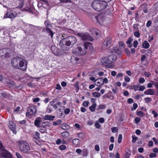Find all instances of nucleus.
I'll list each match as a JSON object with an SVG mask.
<instances>
[{
  "label": "nucleus",
  "instance_id": "f3484780",
  "mask_svg": "<svg viewBox=\"0 0 158 158\" xmlns=\"http://www.w3.org/2000/svg\"><path fill=\"white\" fill-rule=\"evenodd\" d=\"M42 118L39 117L36 118L34 124L35 125L38 127H40V123L42 122Z\"/></svg>",
  "mask_w": 158,
  "mask_h": 158
},
{
  "label": "nucleus",
  "instance_id": "7c9ffc66",
  "mask_svg": "<svg viewBox=\"0 0 158 158\" xmlns=\"http://www.w3.org/2000/svg\"><path fill=\"white\" fill-rule=\"evenodd\" d=\"M61 122L62 121L61 120H58L56 122H54L53 123V125L56 126L59 125Z\"/></svg>",
  "mask_w": 158,
  "mask_h": 158
},
{
  "label": "nucleus",
  "instance_id": "1a4fd4ad",
  "mask_svg": "<svg viewBox=\"0 0 158 158\" xmlns=\"http://www.w3.org/2000/svg\"><path fill=\"white\" fill-rule=\"evenodd\" d=\"M36 111L37 108L36 106H30L28 107L26 115H33L36 114Z\"/></svg>",
  "mask_w": 158,
  "mask_h": 158
},
{
  "label": "nucleus",
  "instance_id": "0e129e2a",
  "mask_svg": "<svg viewBox=\"0 0 158 158\" xmlns=\"http://www.w3.org/2000/svg\"><path fill=\"white\" fill-rule=\"evenodd\" d=\"M76 152L78 154H80L82 152V151L80 149L77 148L76 149Z\"/></svg>",
  "mask_w": 158,
  "mask_h": 158
},
{
  "label": "nucleus",
  "instance_id": "a878e982",
  "mask_svg": "<svg viewBox=\"0 0 158 158\" xmlns=\"http://www.w3.org/2000/svg\"><path fill=\"white\" fill-rule=\"evenodd\" d=\"M52 106L51 105L49 104L46 108V112L48 113H51L52 112Z\"/></svg>",
  "mask_w": 158,
  "mask_h": 158
},
{
  "label": "nucleus",
  "instance_id": "7ed1b4c3",
  "mask_svg": "<svg viewBox=\"0 0 158 158\" xmlns=\"http://www.w3.org/2000/svg\"><path fill=\"white\" fill-rule=\"evenodd\" d=\"M93 49L92 44L89 42H86L84 44H81L75 50L74 52L76 55H84L86 54L87 49L91 50Z\"/></svg>",
  "mask_w": 158,
  "mask_h": 158
},
{
  "label": "nucleus",
  "instance_id": "0eeeda50",
  "mask_svg": "<svg viewBox=\"0 0 158 158\" xmlns=\"http://www.w3.org/2000/svg\"><path fill=\"white\" fill-rule=\"evenodd\" d=\"M106 20L105 15L102 14H100L93 19L94 21H97V22L100 24H102Z\"/></svg>",
  "mask_w": 158,
  "mask_h": 158
},
{
  "label": "nucleus",
  "instance_id": "423d86ee",
  "mask_svg": "<svg viewBox=\"0 0 158 158\" xmlns=\"http://www.w3.org/2000/svg\"><path fill=\"white\" fill-rule=\"evenodd\" d=\"M116 58L117 57L115 55L112 54L103 58L101 60V63L102 64H104L105 63L110 64L115 60Z\"/></svg>",
  "mask_w": 158,
  "mask_h": 158
},
{
  "label": "nucleus",
  "instance_id": "603ef678",
  "mask_svg": "<svg viewBox=\"0 0 158 158\" xmlns=\"http://www.w3.org/2000/svg\"><path fill=\"white\" fill-rule=\"evenodd\" d=\"M146 58V56L144 55H143L141 56V57L140 58V60H141V61L143 62L145 60Z\"/></svg>",
  "mask_w": 158,
  "mask_h": 158
},
{
  "label": "nucleus",
  "instance_id": "09e8293b",
  "mask_svg": "<svg viewBox=\"0 0 158 158\" xmlns=\"http://www.w3.org/2000/svg\"><path fill=\"white\" fill-rule=\"evenodd\" d=\"M89 102L88 101H85L83 103V105L85 107H87L88 106Z\"/></svg>",
  "mask_w": 158,
  "mask_h": 158
},
{
  "label": "nucleus",
  "instance_id": "ddd939ff",
  "mask_svg": "<svg viewBox=\"0 0 158 158\" xmlns=\"http://www.w3.org/2000/svg\"><path fill=\"white\" fill-rule=\"evenodd\" d=\"M9 127L10 129L14 133L16 134V125L13 121H9Z\"/></svg>",
  "mask_w": 158,
  "mask_h": 158
},
{
  "label": "nucleus",
  "instance_id": "b1692460",
  "mask_svg": "<svg viewBox=\"0 0 158 158\" xmlns=\"http://www.w3.org/2000/svg\"><path fill=\"white\" fill-rule=\"evenodd\" d=\"M61 128L64 130H66L69 129L70 126L68 124L65 123H64L62 124Z\"/></svg>",
  "mask_w": 158,
  "mask_h": 158
},
{
  "label": "nucleus",
  "instance_id": "de8ad7c7",
  "mask_svg": "<svg viewBox=\"0 0 158 158\" xmlns=\"http://www.w3.org/2000/svg\"><path fill=\"white\" fill-rule=\"evenodd\" d=\"M139 81L140 83H143L145 81V80L143 78H140Z\"/></svg>",
  "mask_w": 158,
  "mask_h": 158
},
{
  "label": "nucleus",
  "instance_id": "a18cd8bd",
  "mask_svg": "<svg viewBox=\"0 0 158 158\" xmlns=\"http://www.w3.org/2000/svg\"><path fill=\"white\" fill-rule=\"evenodd\" d=\"M111 130L112 132L113 133H115L118 131V129L116 127H112Z\"/></svg>",
  "mask_w": 158,
  "mask_h": 158
},
{
  "label": "nucleus",
  "instance_id": "6ab92c4d",
  "mask_svg": "<svg viewBox=\"0 0 158 158\" xmlns=\"http://www.w3.org/2000/svg\"><path fill=\"white\" fill-rule=\"evenodd\" d=\"M154 90L153 89H148L145 90L144 93L146 95H153L154 94Z\"/></svg>",
  "mask_w": 158,
  "mask_h": 158
},
{
  "label": "nucleus",
  "instance_id": "c85d7f7f",
  "mask_svg": "<svg viewBox=\"0 0 158 158\" xmlns=\"http://www.w3.org/2000/svg\"><path fill=\"white\" fill-rule=\"evenodd\" d=\"M137 115L141 117H143L145 116V114L142 111H140L137 113Z\"/></svg>",
  "mask_w": 158,
  "mask_h": 158
},
{
  "label": "nucleus",
  "instance_id": "72a5a7b5",
  "mask_svg": "<svg viewBox=\"0 0 158 158\" xmlns=\"http://www.w3.org/2000/svg\"><path fill=\"white\" fill-rule=\"evenodd\" d=\"M105 107V106L104 105H100L98 106L97 109V110H99L100 109L104 108Z\"/></svg>",
  "mask_w": 158,
  "mask_h": 158
},
{
  "label": "nucleus",
  "instance_id": "6e6d98bb",
  "mask_svg": "<svg viewBox=\"0 0 158 158\" xmlns=\"http://www.w3.org/2000/svg\"><path fill=\"white\" fill-rule=\"evenodd\" d=\"M98 121L101 123H103L105 121L104 119L103 118H100L98 119Z\"/></svg>",
  "mask_w": 158,
  "mask_h": 158
},
{
  "label": "nucleus",
  "instance_id": "5fc2aeb1",
  "mask_svg": "<svg viewBox=\"0 0 158 158\" xmlns=\"http://www.w3.org/2000/svg\"><path fill=\"white\" fill-rule=\"evenodd\" d=\"M138 44V42L137 40H135L134 41L133 45V47L134 48H136L137 47V46Z\"/></svg>",
  "mask_w": 158,
  "mask_h": 158
},
{
  "label": "nucleus",
  "instance_id": "58836bf2",
  "mask_svg": "<svg viewBox=\"0 0 158 158\" xmlns=\"http://www.w3.org/2000/svg\"><path fill=\"white\" fill-rule=\"evenodd\" d=\"M133 40V39H132L131 38H129L128 40L126 42L127 44L128 45L131 44Z\"/></svg>",
  "mask_w": 158,
  "mask_h": 158
},
{
  "label": "nucleus",
  "instance_id": "393cba45",
  "mask_svg": "<svg viewBox=\"0 0 158 158\" xmlns=\"http://www.w3.org/2000/svg\"><path fill=\"white\" fill-rule=\"evenodd\" d=\"M62 136L64 138H68L69 135V133L67 131H65L61 133Z\"/></svg>",
  "mask_w": 158,
  "mask_h": 158
},
{
  "label": "nucleus",
  "instance_id": "39448f33",
  "mask_svg": "<svg viewBox=\"0 0 158 158\" xmlns=\"http://www.w3.org/2000/svg\"><path fill=\"white\" fill-rule=\"evenodd\" d=\"M21 151L27 152L30 150L29 144L25 141L22 140L18 142Z\"/></svg>",
  "mask_w": 158,
  "mask_h": 158
},
{
  "label": "nucleus",
  "instance_id": "dca6fc26",
  "mask_svg": "<svg viewBox=\"0 0 158 158\" xmlns=\"http://www.w3.org/2000/svg\"><path fill=\"white\" fill-rule=\"evenodd\" d=\"M113 52L117 54L119 57H120L122 54V52L121 49L118 47H114Z\"/></svg>",
  "mask_w": 158,
  "mask_h": 158
},
{
  "label": "nucleus",
  "instance_id": "79ce46f5",
  "mask_svg": "<svg viewBox=\"0 0 158 158\" xmlns=\"http://www.w3.org/2000/svg\"><path fill=\"white\" fill-rule=\"evenodd\" d=\"M145 102L147 103H148L152 101V98H144Z\"/></svg>",
  "mask_w": 158,
  "mask_h": 158
},
{
  "label": "nucleus",
  "instance_id": "473e14b6",
  "mask_svg": "<svg viewBox=\"0 0 158 158\" xmlns=\"http://www.w3.org/2000/svg\"><path fill=\"white\" fill-rule=\"evenodd\" d=\"M78 137L82 139H83L85 138L84 135L82 133H79L78 134Z\"/></svg>",
  "mask_w": 158,
  "mask_h": 158
},
{
  "label": "nucleus",
  "instance_id": "69168bd1",
  "mask_svg": "<svg viewBox=\"0 0 158 158\" xmlns=\"http://www.w3.org/2000/svg\"><path fill=\"white\" fill-rule=\"evenodd\" d=\"M144 75L145 77H150L151 75V74L150 73L147 72H144Z\"/></svg>",
  "mask_w": 158,
  "mask_h": 158
},
{
  "label": "nucleus",
  "instance_id": "412c9836",
  "mask_svg": "<svg viewBox=\"0 0 158 158\" xmlns=\"http://www.w3.org/2000/svg\"><path fill=\"white\" fill-rule=\"evenodd\" d=\"M55 118V116H52L51 115H46L45 116L44 118L46 120H53Z\"/></svg>",
  "mask_w": 158,
  "mask_h": 158
},
{
  "label": "nucleus",
  "instance_id": "e2e57ef3",
  "mask_svg": "<svg viewBox=\"0 0 158 158\" xmlns=\"http://www.w3.org/2000/svg\"><path fill=\"white\" fill-rule=\"evenodd\" d=\"M70 111V110L69 108H66L65 109L64 112L66 114H68L69 113Z\"/></svg>",
  "mask_w": 158,
  "mask_h": 158
},
{
  "label": "nucleus",
  "instance_id": "f704fd0d",
  "mask_svg": "<svg viewBox=\"0 0 158 158\" xmlns=\"http://www.w3.org/2000/svg\"><path fill=\"white\" fill-rule=\"evenodd\" d=\"M44 24L46 28H49L51 26V24L49 23V22L48 21H45L44 22Z\"/></svg>",
  "mask_w": 158,
  "mask_h": 158
},
{
  "label": "nucleus",
  "instance_id": "680f3d73",
  "mask_svg": "<svg viewBox=\"0 0 158 158\" xmlns=\"http://www.w3.org/2000/svg\"><path fill=\"white\" fill-rule=\"evenodd\" d=\"M108 80L106 78H105L103 79V85L104 83L106 84L108 83Z\"/></svg>",
  "mask_w": 158,
  "mask_h": 158
},
{
  "label": "nucleus",
  "instance_id": "9b49d317",
  "mask_svg": "<svg viewBox=\"0 0 158 158\" xmlns=\"http://www.w3.org/2000/svg\"><path fill=\"white\" fill-rule=\"evenodd\" d=\"M0 150L3 151L2 153L3 157H6L8 156L10 158L11 157V154L7 150H4V147L1 143H0Z\"/></svg>",
  "mask_w": 158,
  "mask_h": 158
},
{
  "label": "nucleus",
  "instance_id": "c756f323",
  "mask_svg": "<svg viewBox=\"0 0 158 158\" xmlns=\"http://www.w3.org/2000/svg\"><path fill=\"white\" fill-rule=\"evenodd\" d=\"M92 94L95 98H99L101 96V94L98 92H95L93 93Z\"/></svg>",
  "mask_w": 158,
  "mask_h": 158
},
{
  "label": "nucleus",
  "instance_id": "4be33fe9",
  "mask_svg": "<svg viewBox=\"0 0 158 158\" xmlns=\"http://www.w3.org/2000/svg\"><path fill=\"white\" fill-rule=\"evenodd\" d=\"M142 46L143 48L145 49H148L150 47V44L146 40H145L144 41Z\"/></svg>",
  "mask_w": 158,
  "mask_h": 158
},
{
  "label": "nucleus",
  "instance_id": "4d7b16f0",
  "mask_svg": "<svg viewBox=\"0 0 158 158\" xmlns=\"http://www.w3.org/2000/svg\"><path fill=\"white\" fill-rule=\"evenodd\" d=\"M1 94L4 98H7L8 96V94L5 92L1 93Z\"/></svg>",
  "mask_w": 158,
  "mask_h": 158
},
{
  "label": "nucleus",
  "instance_id": "ea45409f",
  "mask_svg": "<svg viewBox=\"0 0 158 158\" xmlns=\"http://www.w3.org/2000/svg\"><path fill=\"white\" fill-rule=\"evenodd\" d=\"M152 113L154 115V117L155 118H156L158 116V114L155 110H152Z\"/></svg>",
  "mask_w": 158,
  "mask_h": 158
},
{
  "label": "nucleus",
  "instance_id": "052dcab7",
  "mask_svg": "<svg viewBox=\"0 0 158 158\" xmlns=\"http://www.w3.org/2000/svg\"><path fill=\"white\" fill-rule=\"evenodd\" d=\"M152 24L151 21L150 20H148V21L146 24V26L147 27H149L151 26Z\"/></svg>",
  "mask_w": 158,
  "mask_h": 158
},
{
  "label": "nucleus",
  "instance_id": "37998d69",
  "mask_svg": "<svg viewBox=\"0 0 158 158\" xmlns=\"http://www.w3.org/2000/svg\"><path fill=\"white\" fill-rule=\"evenodd\" d=\"M95 126L96 128H100V124L98 123L97 121L95 122Z\"/></svg>",
  "mask_w": 158,
  "mask_h": 158
},
{
  "label": "nucleus",
  "instance_id": "2eb2a0df",
  "mask_svg": "<svg viewBox=\"0 0 158 158\" xmlns=\"http://www.w3.org/2000/svg\"><path fill=\"white\" fill-rule=\"evenodd\" d=\"M95 84L97 86H100L103 85V79L102 78H98L96 79L94 81Z\"/></svg>",
  "mask_w": 158,
  "mask_h": 158
},
{
  "label": "nucleus",
  "instance_id": "aec40b11",
  "mask_svg": "<svg viewBox=\"0 0 158 158\" xmlns=\"http://www.w3.org/2000/svg\"><path fill=\"white\" fill-rule=\"evenodd\" d=\"M90 31L93 35L95 34L96 35H98L100 33V31L98 29L95 28L91 29Z\"/></svg>",
  "mask_w": 158,
  "mask_h": 158
},
{
  "label": "nucleus",
  "instance_id": "774afa93",
  "mask_svg": "<svg viewBox=\"0 0 158 158\" xmlns=\"http://www.w3.org/2000/svg\"><path fill=\"white\" fill-rule=\"evenodd\" d=\"M124 80L125 81L129 82L130 81V78L127 76H126L124 77Z\"/></svg>",
  "mask_w": 158,
  "mask_h": 158
},
{
  "label": "nucleus",
  "instance_id": "4c0bfd02",
  "mask_svg": "<svg viewBox=\"0 0 158 158\" xmlns=\"http://www.w3.org/2000/svg\"><path fill=\"white\" fill-rule=\"evenodd\" d=\"M150 82H152V84L154 85L156 88L158 89V83L153 81H151Z\"/></svg>",
  "mask_w": 158,
  "mask_h": 158
},
{
  "label": "nucleus",
  "instance_id": "f257e3e1",
  "mask_svg": "<svg viewBox=\"0 0 158 158\" xmlns=\"http://www.w3.org/2000/svg\"><path fill=\"white\" fill-rule=\"evenodd\" d=\"M77 41L76 38L74 36H69L64 38V36L62 35L59 45L61 47L62 50H65V48L63 47L64 46H65V44L68 46H72L77 43Z\"/></svg>",
  "mask_w": 158,
  "mask_h": 158
},
{
  "label": "nucleus",
  "instance_id": "49530a36",
  "mask_svg": "<svg viewBox=\"0 0 158 158\" xmlns=\"http://www.w3.org/2000/svg\"><path fill=\"white\" fill-rule=\"evenodd\" d=\"M156 156V155L154 153H151L149 155V156L150 158L155 157Z\"/></svg>",
  "mask_w": 158,
  "mask_h": 158
},
{
  "label": "nucleus",
  "instance_id": "864d4df0",
  "mask_svg": "<svg viewBox=\"0 0 158 158\" xmlns=\"http://www.w3.org/2000/svg\"><path fill=\"white\" fill-rule=\"evenodd\" d=\"M66 147L65 145H62L60 146L59 149L61 150H64L66 149Z\"/></svg>",
  "mask_w": 158,
  "mask_h": 158
},
{
  "label": "nucleus",
  "instance_id": "5701e85b",
  "mask_svg": "<svg viewBox=\"0 0 158 158\" xmlns=\"http://www.w3.org/2000/svg\"><path fill=\"white\" fill-rule=\"evenodd\" d=\"M97 105L96 103H93L92 106H90L89 107V110L91 112H94L95 110Z\"/></svg>",
  "mask_w": 158,
  "mask_h": 158
},
{
  "label": "nucleus",
  "instance_id": "f8f14e48",
  "mask_svg": "<svg viewBox=\"0 0 158 158\" xmlns=\"http://www.w3.org/2000/svg\"><path fill=\"white\" fill-rule=\"evenodd\" d=\"M10 51V49L9 48H4L0 50V56H7L9 53Z\"/></svg>",
  "mask_w": 158,
  "mask_h": 158
},
{
  "label": "nucleus",
  "instance_id": "bf43d9fd",
  "mask_svg": "<svg viewBox=\"0 0 158 158\" xmlns=\"http://www.w3.org/2000/svg\"><path fill=\"white\" fill-rule=\"evenodd\" d=\"M40 100V99L38 98H33V101L34 102H38Z\"/></svg>",
  "mask_w": 158,
  "mask_h": 158
},
{
  "label": "nucleus",
  "instance_id": "20e7f679",
  "mask_svg": "<svg viewBox=\"0 0 158 158\" xmlns=\"http://www.w3.org/2000/svg\"><path fill=\"white\" fill-rule=\"evenodd\" d=\"M108 5L106 2L100 0H95L92 2V6L94 10L100 11L105 9Z\"/></svg>",
  "mask_w": 158,
  "mask_h": 158
},
{
  "label": "nucleus",
  "instance_id": "c03bdc74",
  "mask_svg": "<svg viewBox=\"0 0 158 158\" xmlns=\"http://www.w3.org/2000/svg\"><path fill=\"white\" fill-rule=\"evenodd\" d=\"M42 127H43L42 126H40V127H39V131L42 133H44L45 132V130L44 128L43 129L42 128Z\"/></svg>",
  "mask_w": 158,
  "mask_h": 158
},
{
  "label": "nucleus",
  "instance_id": "f03ea898",
  "mask_svg": "<svg viewBox=\"0 0 158 158\" xmlns=\"http://www.w3.org/2000/svg\"><path fill=\"white\" fill-rule=\"evenodd\" d=\"M11 64L15 68L25 71L27 69V63L20 58L15 57L12 59Z\"/></svg>",
  "mask_w": 158,
  "mask_h": 158
},
{
  "label": "nucleus",
  "instance_id": "cd10ccee",
  "mask_svg": "<svg viewBox=\"0 0 158 158\" xmlns=\"http://www.w3.org/2000/svg\"><path fill=\"white\" fill-rule=\"evenodd\" d=\"M73 143L76 145H78L80 143V140L77 139H74L73 140Z\"/></svg>",
  "mask_w": 158,
  "mask_h": 158
},
{
  "label": "nucleus",
  "instance_id": "6e6552de",
  "mask_svg": "<svg viewBox=\"0 0 158 158\" xmlns=\"http://www.w3.org/2000/svg\"><path fill=\"white\" fill-rule=\"evenodd\" d=\"M112 40L110 37H107L103 43L102 48L103 49L108 48L111 46Z\"/></svg>",
  "mask_w": 158,
  "mask_h": 158
},
{
  "label": "nucleus",
  "instance_id": "2f4dec72",
  "mask_svg": "<svg viewBox=\"0 0 158 158\" xmlns=\"http://www.w3.org/2000/svg\"><path fill=\"white\" fill-rule=\"evenodd\" d=\"M132 137V142L133 143H135L136 141L138 139V137H136L135 135H133Z\"/></svg>",
  "mask_w": 158,
  "mask_h": 158
},
{
  "label": "nucleus",
  "instance_id": "a19ab883",
  "mask_svg": "<svg viewBox=\"0 0 158 158\" xmlns=\"http://www.w3.org/2000/svg\"><path fill=\"white\" fill-rule=\"evenodd\" d=\"M138 107L137 104L136 103H135L133 104V107L131 108L132 110H134L137 108Z\"/></svg>",
  "mask_w": 158,
  "mask_h": 158
},
{
  "label": "nucleus",
  "instance_id": "c9c22d12",
  "mask_svg": "<svg viewBox=\"0 0 158 158\" xmlns=\"http://www.w3.org/2000/svg\"><path fill=\"white\" fill-rule=\"evenodd\" d=\"M122 139V135L121 134H119L118 135V143H120Z\"/></svg>",
  "mask_w": 158,
  "mask_h": 158
},
{
  "label": "nucleus",
  "instance_id": "3c124183",
  "mask_svg": "<svg viewBox=\"0 0 158 158\" xmlns=\"http://www.w3.org/2000/svg\"><path fill=\"white\" fill-rule=\"evenodd\" d=\"M134 35L135 37L138 38L139 36L140 33L139 32L136 31L134 33Z\"/></svg>",
  "mask_w": 158,
  "mask_h": 158
},
{
  "label": "nucleus",
  "instance_id": "9d476101",
  "mask_svg": "<svg viewBox=\"0 0 158 158\" xmlns=\"http://www.w3.org/2000/svg\"><path fill=\"white\" fill-rule=\"evenodd\" d=\"M77 35L83 40H88L93 41V39L88 33H78Z\"/></svg>",
  "mask_w": 158,
  "mask_h": 158
},
{
  "label": "nucleus",
  "instance_id": "13d9d810",
  "mask_svg": "<svg viewBox=\"0 0 158 158\" xmlns=\"http://www.w3.org/2000/svg\"><path fill=\"white\" fill-rule=\"evenodd\" d=\"M112 92L114 94H116L117 92V87H115L114 88H112Z\"/></svg>",
  "mask_w": 158,
  "mask_h": 158
},
{
  "label": "nucleus",
  "instance_id": "bb28decb",
  "mask_svg": "<svg viewBox=\"0 0 158 158\" xmlns=\"http://www.w3.org/2000/svg\"><path fill=\"white\" fill-rule=\"evenodd\" d=\"M41 126H42L44 128H45L47 127H49V125L48 122H45L41 124Z\"/></svg>",
  "mask_w": 158,
  "mask_h": 158
},
{
  "label": "nucleus",
  "instance_id": "8fccbe9b",
  "mask_svg": "<svg viewBox=\"0 0 158 158\" xmlns=\"http://www.w3.org/2000/svg\"><path fill=\"white\" fill-rule=\"evenodd\" d=\"M68 2H71V1L69 0H60V2L61 3H66Z\"/></svg>",
  "mask_w": 158,
  "mask_h": 158
},
{
  "label": "nucleus",
  "instance_id": "338daca9",
  "mask_svg": "<svg viewBox=\"0 0 158 158\" xmlns=\"http://www.w3.org/2000/svg\"><path fill=\"white\" fill-rule=\"evenodd\" d=\"M153 85L152 84V82L149 83L147 84V87L148 88H152Z\"/></svg>",
  "mask_w": 158,
  "mask_h": 158
},
{
  "label": "nucleus",
  "instance_id": "a211bd4d",
  "mask_svg": "<svg viewBox=\"0 0 158 158\" xmlns=\"http://www.w3.org/2000/svg\"><path fill=\"white\" fill-rule=\"evenodd\" d=\"M43 31L45 32L49 33V35L51 36V38H52L54 33L50 28L48 27L44 28L43 29Z\"/></svg>",
  "mask_w": 158,
  "mask_h": 158
},
{
  "label": "nucleus",
  "instance_id": "4468645a",
  "mask_svg": "<svg viewBox=\"0 0 158 158\" xmlns=\"http://www.w3.org/2000/svg\"><path fill=\"white\" fill-rule=\"evenodd\" d=\"M17 13L14 11H11L10 12H8L6 15H6L4 16V18H6V17L11 18H14L17 16Z\"/></svg>",
  "mask_w": 158,
  "mask_h": 158
},
{
  "label": "nucleus",
  "instance_id": "e433bc0d",
  "mask_svg": "<svg viewBox=\"0 0 158 158\" xmlns=\"http://www.w3.org/2000/svg\"><path fill=\"white\" fill-rule=\"evenodd\" d=\"M138 88L139 86L138 85H133L131 87V89H134L135 91L138 90Z\"/></svg>",
  "mask_w": 158,
  "mask_h": 158
}]
</instances>
